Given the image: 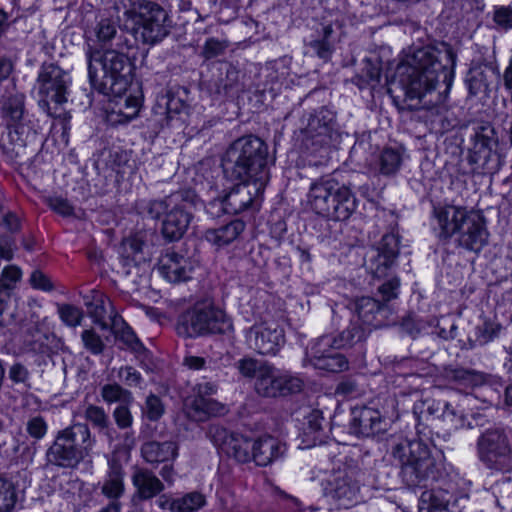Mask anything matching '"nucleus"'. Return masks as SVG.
<instances>
[{
  "mask_svg": "<svg viewBox=\"0 0 512 512\" xmlns=\"http://www.w3.org/2000/svg\"><path fill=\"white\" fill-rule=\"evenodd\" d=\"M457 56L452 47L441 42L414 48L397 65L388 83V92L395 97L402 92L410 109L443 110L442 103L453 84Z\"/></svg>",
  "mask_w": 512,
  "mask_h": 512,
  "instance_id": "1",
  "label": "nucleus"
},
{
  "mask_svg": "<svg viewBox=\"0 0 512 512\" xmlns=\"http://www.w3.org/2000/svg\"><path fill=\"white\" fill-rule=\"evenodd\" d=\"M94 33L101 48L88 45L85 52L91 86L103 95L121 96L128 87L132 69L125 51L133 43L111 19H101Z\"/></svg>",
  "mask_w": 512,
  "mask_h": 512,
  "instance_id": "2",
  "label": "nucleus"
},
{
  "mask_svg": "<svg viewBox=\"0 0 512 512\" xmlns=\"http://www.w3.org/2000/svg\"><path fill=\"white\" fill-rule=\"evenodd\" d=\"M192 193L177 191L160 199L143 200L138 203L139 213L161 220L160 232L168 242L180 240L192 220Z\"/></svg>",
  "mask_w": 512,
  "mask_h": 512,
  "instance_id": "3",
  "label": "nucleus"
},
{
  "mask_svg": "<svg viewBox=\"0 0 512 512\" xmlns=\"http://www.w3.org/2000/svg\"><path fill=\"white\" fill-rule=\"evenodd\" d=\"M268 146L256 136H244L235 140L222 158L223 173L230 180H255L265 176L269 181L267 167Z\"/></svg>",
  "mask_w": 512,
  "mask_h": 512,
  "instance_id": "4",
  "label": "nucleus"
},
{
  "mask_svg": "<svg viewBox=\"0 0 512 512\" xmlns=\"http://www.w3.org/2000/svg\"><path fill=\"white\" fill-rule=\"evenodd\" d=\"M96 438L85 423H74L59 430L45 453L46 465L64 469L76 468L91 458Z\"/></svg>",
  "mask_w": 512,
  "mask_h": 512,
  "instance_id": "5",
  "label": "nucleus"
},
{
  "mask_svg": "<svg viewBox=\"0 0 512 512\" xmlns=\"http://www.w3.org/2000/svg\"><path fill=\"white\" fill-rule=\"evenodd\" d=\"M391 454L399 464L400 475L407 486L426 487L429 482L437 480V461L422 441L401 439L393 445Z\"/></svg>",
  "mask_w": 512,
  "mask_h": 512,
  "instance_id": "6",
  "label": "nucleus"
},
{
  "mask_svg": "<svg viewBox=\"0 0 512 512\" xmlns=\"http://www.w3.org/2000/svg\"><path fill=\"white\" fill-rule=\"evenodd\" d=\"M307 203L316 214L334 221L349 219L357 208V200L350 186L333 177L312 182Z\"/></svg>",
  "mask_w": 512,
  "mask_h": 512,
  "instance_id": "7",
  "label": "nucleus"
},
{
  "mask_svg": "<svg viewBox=\"0 0 512 512\" xmlns=\"http://www.w3.org/2000/svg\"><path fill=\"white\" fill-rule=\"evenodd\" d=\"M233 331L232 319L210 302H197L177 318L176 332L184 338H196Z\"/></svg>",
  "mask_w": 512,
  "mask_h": 512,
  "instance_id": "8",
  "label": "nucleus"
},
{
  "mask_svg": "<svg viewBox=\"0 0 512 512\" xmlns=\"http://www.w3.org/2000/svg\"><path fill=\"white\" fill-rule=\"evenodd\" d=\"M70 85L71 77L67 71L54 63L42 64L35 85L41 110L49 117L63 118L64 121H68L71 116L67 112L57 113L50 103L56 105L66 103Z\"/></svg>",
  "mask_w": 512,
  "mask_h": 512,
  "instance_id": "9",
  "label": "nucleus"
},
{
  "mask_svg": "<svg viewBox=\"0 0 512 512\" xmlns=\"http://www.w3.org/2000/svg\"><path fill=\"white\" fill-rule=\"evenodd\" d=\"M476 453L483 466L496 473L512 471V429L492 427L476 441Z\"/></svg>",
  "mask_w": 512,
  "mask_h": 512,
  "instance_id": "10",
  "label": "nucleus"
},
{
  "mask_svg": "<svg viewBox=\"0 0 512 512\" xmlns=\"http://www.w3.org/2000/svg\"><path fill=\"white\" fill-rule=\"evenodd\" d=\"M364 472L357 461L347 459L322 479L323 494L348 507L356 501Z\"/></svg>",
  "mask_w": 512,
  "mask_h": 512,
  "instance_id": "11",
  "label": "nucleus"
},
{
  "mask_svg": "<svg viewBox=\"0 0 512 512\" xmlns=\"http://www.w3.org/2000/svg\"><path fill=\"white\" fill-rule=\"evenodd\" d=\"M0 112L8 128L9 142L16 149V154H19L37 135V130L25 119V96L16 93L4 97Z\"/></svg>",
  "mask_w": 512,
  "mask_h": 512,
  "instance_id": "12",
  "label": "nucleus"
},
{
  "mask_svg": "<svg viewBox=\"0 0 512 512\" xmlns=\"http://www.w3.org/2000/svg\"><path fill=\"white\" fill-rule=\"evenodd\" d=\"M136 24V37L148 45L162 42L169 35L172 27V21L167 11L155 2H146L140 5Z\"/></svg>",
  "mask_w": 512,
  "mask_h": 512,
  "instance_id": "13",
  "label": "nucleus"
},
{
  "mask_svg": "<svg viewBox=\"0 0 512 512\" xmlns=\"http://www.w3.org/2000/svg\"><path fill=\"white\" fill-rule=\"evenodd\" d=\"M265 177L255 180H243L234 185L229 192L220 200L223 211L227 214H238L249 208L258 209L260 198L268 183Z\"/></svg>",
  "mask_w": 512,
  "mask_h": 512,
  "instance_id": "14",
  "label": "nucleus"
},
{
  "mask_svg": "<svg viewBox=\"0 0 512 512\" xmlns=\"http://www.w3.org/2000/svg\"><path fill=\"white\" fill-rule=\"evenodd\" d=\"M207 435L213 444L228 457L234 458L240 463L251 461L253 443L243 435L229 432L218 424H211Z\"/></svg>",
  "mask_w": 512,
  "mask_h": 512,
  "instance_id": "15",
  "label": "nucleus"
},
{
  "mask_svg": "<svg viewBox=\"0 0 512 512\" xmlns=\"http://www.w3.org/2000/svg\"><path fill=\"white\" fill-rule=\"evenodd\" d=\"M246 342L257 353L274 356L285 343L284 330L276 323H255L246 332Z\"/></svg>",
  "mask_w": 512,
  "mask_h": 512,
  "instance_id": "16",
  "label": "nucleus"
},
{
  "mask_svg": "<svg viewBox=\"0 0 512 512\" xmlns=\"http://www.w3.org/2000/svg\"><path fill=\"white\" fill-rule=\"evenodd\" d=\"M336 349L329 335L319 337L306 351L305 360L316 369L339 373L349 367L347 358L333 350Z\"/></svg>",
  "mask_w": 512,
  "mask_h": 512,
  "instance_id": "17",
  "label": "nucleus"
},
{
  "mask_svg": "<svg viewBox=\"0 0 512 512\" xmlns=\"http://www.w3.org/2000/svg\"><path fill=\"white\" fill-rule=\"evenodd\" d=\"M488 236L484 216L471 209L454 237L459 247L468 251L479 252L487 244Z\"/></svg>",
  "mask_w": 512,
  "mask_h": 512,
  "instance_id": "18",
  "label": "nucleus"
},
{
  "mask_svg": "<svg viewBox=\"0 0 512 512\" xmlns=\"http://www.w3.org/2000/svg\"><path fill=\"white\" fill-rule=\"evenodd\" d=\"M89 317L101 329H117L124 324L122 317L115 311L109 297L97 290H91L83 297Z\"/></svg>",
  "mask_w": 512,
  "mask_h": 512,
  "instance_id": "19",
  "label": "nucleus"
},
{
  "mask_svg": "<svg viewBox=\"0 0 512 512\" xmlns=\"http://www.w3.org/2000/svg\"><path fill=\"white\" fill-rule=\"evenodd\" d=\"M300 121L301 131L306 138L312 139L318 145L329 143L335 128V113L332 110L320 107L304 114Z\"/></svg>",
  "mask_w": 512,
  "mask_h": 512,
  "instance_id": "20",
  "label": "nucleus"
},
{
  "mask_svg": "<svg viewBox=\"0 0 512 512\" xmlns=\"http://www.w3.org/2000/svg\"><path fill=\"white\" fill-rule=\"evenodd\" d=\"M469 211L463 206H435L432 212L431 225L436 236L442 241H448L454 237Z\"/></svg>",
  "mask_w": 512,
  "mask_h": 512,
  "instance_id": "21",
  "label": "nucleus"
},
{
  "mask_svg": "<svg viewBox=\"0 0 512 512\" xmlns=\"http://www.w3.org/2000/svg\"><path fill=\"white\" fill-rule=\"evenodd\" d=\"M399 236L395 233H387L382 236L375 252L370 259L369 269L374 277L384 278L395 264L399 254Z\"/></svg>",
  "mask_w": 512,
  "mask_h": 512,
  "instance_id": "22",
  "label": "nucleus"
},
{
  "mask_svg": "<svg viewBox=\"0 0 512 512\" xmlns=\"http://www.w3.org/2000/svg\"><path fill=\"white\" fill-rule=\"evenodd\" d=\"M381 413L372 407H354L351 410L350 430L357 436L370 437L386 430Z\"/></svg>",
  "mask_w": 512,
  "mask_h": 512,
  "instance_id": "23",
  "label": "nucleus"
},
{
  "mask_svg": "<svg viewBox=\"0 0 512 512\" xmlns=\"http://www.w3.org/2000/svg\"><path fill=\"white\" fill-rule=\"evenodd\" d=\"M158 270L170 283H180L191 278L192 266L184 256L167 249L159 258Z\"/></svg>",
  "mask_w": 512,
  "mask_h": 512,
  "instance_id": "24",
  "label": "nucleus"
},
{
  "mask_svg": "<svg viewBox=\"0 0 512 512\" xmlns=\"http://www.w3.org/2000/svg\"><path fill=\"white\" fill-rule=\"evenodd\" d=\"M286 453V445L278 438L267 435L256 439L252 445L251 460L257 466L266 467L281 459Z\"/></svg>",
  "mask_w": 512,
  "mask_h": 512,
  "instance_id": "25",
  "label": "nucleus"
},
{
  "mask_svg": "<svg viewBox=\"0 0 512 512\" xmlns=\"http://www.w3.org/2000/svg\"><path fill=\"white\" fill-rule=\"evenodd\" d=\"M132 484L135 488L134 498L140 501L150 500L160 495L164 489V483L149 469H134L131 477Z\"/></svg>",
  "mask_w": 512,
  "mask_h": 512,
  "instance_id": "26",
  "label": "nucleus"
},
{
  "mask_svg": "<svg viewBox=\"0 0 512 512\" xmlns=\"http://www.w3.org/2000/svg\"><path fill=\"white\" fill-rule=\"evenodd\" d=\"M493 75H499L496 64L486 61L474 64L467 72L465 78L469 94L476 96L489 92Z\"/></svg>",
  "mask_w": 512,
  "mask_h": 512,
  "instance_id": "27",
  "label": "nucleus"
},
{
  "mask_svg": "<svg viewBox=\"0 0 512 512\" xmlns=\"http://www.w3.org/2000/svg\"><path fill=\"white\" fill-rule=\"evenodd\" d=\"M125 472L122 464L117 459L108 461V470L99 483L101 494L109 499V501L117 500L125 493L124 484Z\"/></svg>",
  "mask_w": 512,
  "mask_h": 512,
  "instance_id": "28",
  "label": "nucleus"
},
{
  "mask_svg": "<svg viewBox=\"0 0 512 512\" xmlns=\"http://www.w3.org/2000/svg\"><path fill=\"white\" fill-rule=\"evenodd\" d=\"M217 389L216 382L212 380L196 384L193 388L195 395L189 400L188 405L198 413H203L204 415L215 414L219 404L208 397L214 395Z\"/></svg>",
  "mask_w": 512,
  "mask_h": 512,
  "instance_id": "29",
  "label": "nucleus"
},
{
  "mask_svg": "<svg viewBox=\"0 0 512 512\" xmlns=\"http://www.w3.org/2000/svg\"><path fill=\"white\" fill-rule=\"evenodd\" d=\"M146 247V235L143 232H137L125 238L120 247V255L125 266L134 264L135 266L147 260L144 249Z\"/></svg>",
  "mask_w": 512,
  "mask_h": 512,
  "instance_id": "30",
  "label": "nucleus"
},
{
  "mask_svg": "<svg viewBox=\"0 0 512 512\" xmlns=\"http://www.w3.org/2000/svg\"><path fill=\"white\" fill-rule=\"evenodd\" d=\"M141 455L148 463L155 464L173 460L178 455V446L173 441H148L141 447Z\"/></svg>",
  "mask_w": 512,
  "mask_h": 512,
  "instance_id": "31",
  "label": "nucleus"
},
{
  "mask_svg": "<svg viewBox=\"0 0 512 512\" xmlns=\"http://www.w3.org/2000/svg\"><path fill=\"white\" fill-rule=\"evenodd\" d=\"M303 421V442L307 447L315 446L322 442L324 417L318 409H305Z\"/></svg>",
  "mask_w": 512,
  "mask_h": 512,
  "instance_id": "32",
  "label": "nucleus"
},
{
  "mask_svg": "<svg viewBox=\"0 0 512 512\" xmlns=\"http://www.w3.org/2000/svg\"><path fill=\"white\" fill-rule=\"evenodd\" d=\"M353 310L357 315L356 321L363 325H378L377 315L383 313L387 306L372 297H360L354 300Z\"/></svg>",
  "mask_w": 512,
  "mask_h": 512,
  "instance_id": "33",
  "label": "nucleus"
},
{
  "mask_svg": "<svg viewBox=\"0 0 512 512\" xmlns=\"http://www.w3.org/2000/svg\"><path fill=\"white\" fill-rule=\"evenodd\" d=\"M239 71L228 66L225 71L220 70L217 78L213 81L211 90L221 97H233L241 91Z\"/></svg>",
  "mask_w": 512,
  "mask_h": 512,
  "instance_id": "34",
  "label": "nucleus"
},
{
  "mask_svg": "<svg viewBox=\"0 0 512 512\" xmlns=\"http://www.w3.org/2000/svg\"><path fill=\"white\" fill-rule=\"evenodd\" d=\"M244 229L245 223L237 219L217 229L207 230L205 238L214 245L225 246L236 240Z\"/></svg>",
  "mask_w": 512,
  "mask_h": 512,
  "instance_id": "35",
  "label": "nucleus"
},
{
  "mask_svg": "<svg viewBox=\"0 0 512 512\" xmlns=\"http://www.w3.org/2000/svg\"><path fill=\"white\" fill-rule=\"evenodd\" d=\"M278 369L272 365H264L254 383L255 392L265 398L278 397Z\"/></svg>",
  "mask_w": 512,
  "mask_h": 512,
  "instance_id": "36",
  "label": "nucleus"
},
{
  "mask_svg": "<svg viewBox=\"0 0 512 512\" xmlns=\"http://www.w3.org/2000/svg\"><path fill=\"white\" fill-rule=\"evenodd\" d=\"M330 336V340L336 349L351 347L365 339L366 333L362 325L356 320H351L350 325L337 336Z\"/></svg>",
  "mask_w": 512,
  "mask_h": 512,
  "instance_id": "37",
  "label": "nucleus"
},
{
  "mask_svg": "<svg viewBox=\"0 0 512 512\" xmlns=\"http://www.w3.org/2000/svg\"><path fill=\"white\" fill-rule=\"evenodd\" d=\"M84 418L86 421L90 422L91 425L99 431V433L105 434L110 440H112L113 428L111 426L109 416L105 412L104 408L90 404L84 411Z\"/></svg>",
  "mask_w": 512,
  "mask_h": 512,
  "instance_id": "38",
  "label": "nucleus"
},
{
  "mask_svg": "<svg viewBox=\"0 0 512 512\" xmlns=\"http://www.w3.org/2000/svg\"><path fill=\"white\" fill-rule=\"evenodd\" d=\"M403 162L402 153L394 148H385L378 156L377 167L383 176L395 175Z\"/></svg>",
  "mask_w": 512,
  "mask_h": 512,
  "instance_id": "39",
  "label": "nucleus"
},
{
  "mask_svg": "<svg viewBox=\"0 0 512 512\" xmlns=\"http://www.w3.org/2000/svg\"><path fill=\"white\" fill-rule=\"evenodd\" d=\"M498 139L493 127L479 126L474 135L473 147L469 152L496 150Z\"/></svg>",
  "mask_w": 512,
  "mask_h": 512,
  "instance_id": "40",
  "label": "nucleus"
},
{
  "mask_svg": "<svg viewBox=\"0 0 512 512\" xmlns=\"http://www.w3.org/2000/svg\"><path fill=\"white\" fill-rule=\"evenodd\" d=\"M444 375L449 381L465 387L475 386L482 381L480 373L461 367H447Z\"/></svg>",
  "mask_w": 512,
  "mask_h": 512,
  "instance_id": "41",
  "label": "nucleus"
},
{
  "mask_svg": "<svg viewBox=\"0 0 512 512\" xmlns=\"http://www.w3.org/2000/svg\"><path fill=\"white\" fill-rule=\"evenodd\" d=\"M18 494L14 481L0 476V512H11L18 501Z\"/></svg>",
  "mask_w": 512,
  "mask_h": 512,
  "instance_id": "42",
  "label": "nucleus"
},
{
  "mask_svg": "<svg viewBox=\"0 0 512 512\" xmlns=\"http://www.w3.org/2000/svg\"><path fill=\"white\" fill-rule=\"evenodd\" d=\"M101 397L108 404L119 403L123 405L133 402L132 393L117 383L105 384L101 387Z\"/></svg>",
  "mask_w": 512,
  "mask_h": 512,
  "instance_id": "43",
  "label": "nucleus"
},
{
  "mask_svg": "<svg viewBox=\"0 0 512 512\" xmlns=\"http://www.w3.org/2000/svg\"><path fill=\"white\" fill-rule=\"evenodd\" d=\"M278 397H286L302 391L303 380L288 371L278 370Z\"/></svg>",
  "mask_w": 512,
  "mask_h": 512,
  "instance_id": "44",
  "label": "nucleus"
},
{
  "mask_svg": "<svg viewBox=\"0 0 512 512\" xmlns=\"http://www.w3.org/2000/svg\"><path fill=\"white\" fill-rule=\"evenodd\" d=\"M467 160L470 165L474 166L473 170L481 169L483 172H490L497 166L495 150L469 152Z\"/></svg>",
  "mask_w": 512,
  "mask_h": 512,
  "instance_id": "45",
  "label": "nucleus"
},
{
  "mask_svg": "<svg viewBox=\"0 0 512 512\" xmlns=\"http://www.w3.org/2000/svg\"><path fill=\"white\" fill-rule=\"evenodd\" d=\"M206 504L205 496L200 492H190L176 498V512H195Z\"/></svg>",
  "mask_w": 512,
  "mask_h": 512,
  "instance_id": "46",
  "label": "nucleus"
},
{
  "mask_svg": "<svg viewBox=\"0 0 512 512\" xmlns=\"http://www.w3.org/2000/svg\"><path fill=\"white\" fill-rule=\"evenodd\" d=\"M501 325L491 320H485L476 328V343L486 345L497 338L501 331Z\"/></svg>",
  "mask_w": 512,
  "mask_h": 512,
  "instance_id": "47",
  "label": "nucleus"
},
{
  "mask_svg": "<svg viewBox=\"0 0 512 512\" xmlns=\"http://www.w3.org/2000/svg\"><path fill=\"white\" fill-rule=\"evenodd\" d=\"M113 330L116 334L117 340L122 343L125 348L131 350L137 355L145 352V347L130 327L126 326L121 331H118V328Z\"/></svg>",
  "mask_w": 512,
  "mask_h": 512,
  "instance_id": "48",
  "label": "nucleus"
},
{
  "mask_svg": "<svg viewBox=\"0 0 512 512\" xmlns=\"http://www.w3.org/2000/svg\"><path fill=\"white\" fill-rule=\"evenodd\" d=\"M142 413L149 421H158L165 413V405L159 396L150 394L145 400Z\"/></svg>",
  "mask_w": 512,
  "mask_h": 512,
  "instance_id": "49",
  "label": "nucleus"
},
{
  "mask_svg": "<svg viewBox=\"0 0 512 512\" xmlns=\"http://www.w3.org/2000/svg\"><path fill=\"white\" fill-rule=\"evenodd\" d=\"M492 20L497 29L509 31L512 29V8L505 5L493 7Z\"/></svg>",
  "mask_w": 512,
  "mask_h": 512,
  "instance_id": "50",
  "label": "nucleus"
},
{
  "mask_svg": "<svg viewBox=\"0 0 512 512\" xmlns=\"http://www.w3.org/2000/svg\"><path fill=\"white\" fill-rule=\"evenodd\" d=\"M58 314L60 319L70 327L80 325L83 319V311L71 304L58 305Z\"/></svg>",
  "mask_w": 512,
  "mask_h": 512,
  "instance_id": "51",
  "label": "nucleus"
},
{
  "mask_svg": "<svg viewBox=\"0 0 512 512\" xmlns=\"http://www.w3.org/2000/svg\"><path fill=\"white\" fill-rule=\"evenodd\" d=\"M333 50V44L327 39H315L307 43V53L317 56L323 61H328L331 58Z\"/></svg>",
  "mask_w": 512,
  "mask_h": 512,
  "instance_id": "52",
  "label": "nucleus"
},
{
  "mask_svg": "<svg viewBox=\"0 0 512 512\" xmlns=\"http://www.w3.org/2000/svg\"><path fill=\"white\" fill-rule=\"evenodd\" d=\"M419 512H449V510L433 492L425 491L420 498Z\"/></svg>",
  "mask_w": 512,
  "mask_h": 512,
  "instance_id": "53",
  "label": "nucleus"
},
{
  "mask_svg": "<svg viewBox=\"0 0 512 512\" xmlns=\"http://www.w3.org/2000/svg\"><path fill=\"white\" fill-rule=\"evenodd\" d=\"M26 432L36 441L43 439L48 432V424L42 416H33L26 422Z\"/></svg>",
  "mask_w": 512,
  "mask_h": 512,
  "instance_id": "54",
  "label": "nucleus"
},
{
  "mask_svg": "<svg viewBox=\"0 0 512 512\" xmlns=\"http://www.w3.org/2000/svg\"><path fill=\"white\" fill-rule=\"evenodd\" d=\"M21 278V270L16 266H7L0 275V294L11 290Z\"/></svg>",
  "mask_w": 512,
  "mask_h": 512,
  "instance_id": "55",
  "label": "nucleus"
},
{
  "mask_svg": "<svg viewBox=\"0 0 512 512\" xmlns=\"http://www.w3.org/2000/svg\"><path fill=\"white\" fill-rule=\"evenodd\" d=\"M84 347L92 354H101L104 350V343L101 337L92 329L84 330L81 334Z\"/></svg>",
  "mask_w": 512,
  "mask_h": 512,
  "instance_id": "56",
  "label": "nucleus"
},
{
  "mask_svg": "<svg viewBox=\"0 0 512 512\" xmlns=\"http://www.w3.org/2000/svg\"><path fill=\"white\" fill-rule=\"evenodd\" d=\"M264 363H260L256 359L253 358H243L240 359L236 367L239 373L247 378L255 377V380L258 377L259 371L264 367Z\"/></svg>",
  "mask_w": 512,
  "mask_h": 512,
  "instance_id": "57",
  "label": "nucleus"
},
{
  "mask_svg": "<svg viewBox=\"0 0 512 512\" xmlns=\"http://www.w3.org/2000/svg\"><path fill=\"white\" fill-rule=\"evenodd\" d=\"M130 404L131 403L118 405L112 413L113 419L119 429H128L133 424V416L129 408Z\"/></svg>",
  "mask_w": 512,
  "mask_h": 512,
  "instance_id": "58",
  "label": "nucleus"
},
{
  "mask_svg": "<svg viewBox=\"0 0 512 512\" xmlns=\"http://www.w3.org/2000/svg\"><path fill=\"white\" fill-rule=\"evenodd\" d=\"M213 361L207 360L204 357L194 356V355H186L183 359V366L191 371L198 372H210L212 373L214 370L212 369Z\"/></svg>",
  "mask_w": 512,
  "mask_h": 512,
  "instance_id": "59",
  "label": "nucleus"
},
{
  "mask_svg": "<svg viewBox=\"0 0 512 512\" xmlns=\"http://www.w3.org/2000/svg\"><path fill=\"white\" fill-rule=\"evenodd\" d=\"M118 378L128 387H142L143 378L134 367L123 366L118 371Z\"/></svg>",
  "mask_w": 512,
  "mask_h": 512,
  "instance_id": "60",
  "label": "nucleus"
},
{
  "mask_svg": "<svg viewBox=\"0 0 512 512\" xmlns=\"http://www.w3.org/2000/svg\"><path fill=\"white\" fill-rule=\"evenodd\" d=\"M227 46L228 44L226 41H221L211 37L205 41L201 54L205 59H212L222 55Z\"/></svg>",
  "mask_w": 512,
  "mask_h": 512,
  "instance_id": "61",
  "label": "nucleus"
},
{
  "mask_svg": "<svg viewBox=\"0 0 512 512\" xmlns=\"http://www.w3.org/2000/svg\"><path fill=\"white\" fill-rule=\"evenodd\" d=\"M45 202L53 211L62 216H70L73 214V207L67 199L60 196H50L45 199Z\"/></svg>",
  "mask_w": 512,
  "mask_h": 512,
  "instance_id": "62",
  "label": "nucleus"
},
{
  "mask_svg": "<svg viewBox=\"0 0 512 512\" xmlns=\"http://www.w3.org/2000/svg\"><path fill=\"white\" fill-rule=\"evenodd\" d=\"M400 287V280L397 277H393L379 286L378 291L382 296L384 302H388L392 299L397 298Z\"/></svg>",
  "mask_w": 512,
  "mask_h": 512,
  "instance_id": "63",
  "label": "nucleus"
},
{
  "mask_svg": "<svg viewBox=\"0 0 512 512\" xmlns=\"http://www.w3.org/2000/svg\"><path fill=\"white\" fill-rule=\"evenodd\" d=\"M30 283L35 289L43 290L46 292L53 290V284L51 280L40 270H35L32 272L30 276Z\"/></svg>",
  "mask_w": 512,
  "mask_h": 512,
  "instance_id": "64",
  "label": "nucleus"
}]
</instances>
